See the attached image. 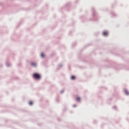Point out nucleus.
Segmentation results:
<instances>
[{
  "label": "nucleus",
  "instance_id": "1",
  "mask_svg": "<svg viewBox=\"0 0 129 129\" xmlns=\"http://www.w3.org/2000/svg\"><path fill=\"white\" fill-rule=\"evenodd\" d=\"M34 78H35V79H41V76L38 74H34L33 75Z\"/></svg>",
  "mask_w": 129,
  "mask_h": 129
},
{
  "label": "nucleus",
  "instance_id": "2",
  "mask_svg": "<svg viewBox=\"0 0 129 129\" xmlns=\"http://www.w3.org/2000/svg\"><path fill=\"white\" fill-rule=\"evenodd\" d=\"M103 36H107L108 35V33L106 31H104L103 32Z\"/></svg>",
  "mask_w": 129,
  "mask_h": 129
},
{
  "label": "nucleus",
  "instance_id": "3",
  "mask_svg": "<svg viewBox=\"0 0 129 129\" xmlns=\"http://www.w3.org/2000/svg\"><path fill=\"white\" fill-rule=\"evenodd\" d=\"M124 92L125 94H126V95H128L129 93H128V91L127 90H124Z\"/></svg>",
  "mask_w": 129,
  "mask_h": 129
},
{
  "label": "nucleus",
  "instance_id": "4",
  "mask_svg": "<svg viewBox=\"0 0 129 129\" xmlns=\"http://www.w3.org/2000/svg\"><path fill=\"white\" fill-rule=\"evenodd\" d=\"M31 64L32 66H33L34 67H36V64L35 62H31Z\"/></svg>",
  "mask_w": 129,
  "mask_h": 129
},
{
  "label": "nucleus",
  "instance_id": "5",
  "mask_svg": "<svg viewBox=\"0 0 129 129\" xmlns=\"http://www.w3.org/2000/svg\"><path fill=\"white\" fill-rule=\"evenodd\" d=\"M71 78L72 80H75V79H76V78H75V76H72Z\"/></svg>",
  "mask_w": 129,
  "mask_h": 129
},
{
  "label": "nucleus",
  "instance_id": "6",
  "mask_svg": "<svg viewBox=\"0 0 129 129\" xmlns=\"http://www.w3.org/2000/svg\"><path fill=\"white\" fill-rule=\"evenodd\" d=\"M81 99L79 97H78L76 98V101H80Z\"/></svg>",
  "mask_w": 129,
  "mask_h": 129
},
{
  "label": "nucleus",
  "instance_id": "7",
  "mask_svg": "<svg viewBox=\"0 0 129 129\" xmlns=\"http://www.w3.org/2000/svg\"><path fill=\"white\" fill-rule=\"evenodd\" d=\"M29 104L30 105H33V102H32V101H30V102H29Z\"/></svg>",
  "mask_w": 129,
  "mask_h": 129
},
{
  "label": "nucleus",
  "instance_id": "8",
  "mask_svg": "<svg viewBox=\"0 0 129 129\" xmlns=\"http://www.w3.org/2000/svg\"><path fill=\"white\" fill-rule=\"evenodd\" d=\"M44 53H41V57H42V58H44Z\"/></svg>",
  "mask_w": 129,
  "mask_h": 129
},
{
  "label": "nucleus",
  "instance_id": "9",
  "mask_svg": "<svg viewBox=\"0 0 129 129\" xmlns=\"http://www.w3.org/2000/svg\"><path fill=\"white\" fill-rule=\"evenodd\" d=\"M74 107H76V105H74Z\"/></svg>",
  "mask_w": 129,
  "mask_h": 129
}]
</instances>
